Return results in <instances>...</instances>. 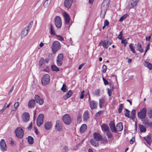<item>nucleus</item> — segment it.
Segmentation results:
<instances>
[{"label":"nucleus","mask_w":152,"mask_h":152,"mask_svg":"<svg viewBox=\"0 0 152 152\" xmlns=\"http://www.w3.org/2000/svg\"><path fill=\"white\" fill-rule=\"evenodd\" d=\"M61 45L59 42L58 41H54L52 44L51 48L52 52L55 54L61 48Z\"/></svg>","instance_id":"1"},{"label":"nucleus","mask_w":152,"mask_h":152,"mask_svg":"<svg viewBox=\"0 0 152 152\" xmlns=\"http://www.w3.org/2000/svg\"><path fill=\"white\" fill-rule=\"evenodd\" d=\"M16 136L18 139H22L24 136V131L23 129L20 127L16 128L15 131Z\"/></svg>","instance_id":"2"},{"label":"nucleus","mask_w":152,"mask_h":152,"mask_svg":"<svg viewBox=\"0 0 152 152\" xmlns=\"http://www.w3.org/2000/svg\"><path fill=\"white\" fill-rule=\"evenodd\" d=\"M50 76L48 74L44 75L41 79V83L44 86H46L49 84L50 81Z\"/></svg>","instance_id":"3"},{"label":"nucleus","mask_w":152,"mask_h":152,"mask_svg":"<svg viewBox=\"0 0 152 152\" xmlns=\"http://www.w3.org/2000/svg\"><path fill=\"white\" fill-rule=\"evenodd\" d=\"M147 113V109L145 107L143 108L137 113L138 117L142 119H145L146 117Z\"/></svg>","instance_id":"4"},{"label":"nucleus","mask_w":152,"mask_h":152,"mask_svg":"<svg viewBox=\"0 0 152 152\" xmlns=\"http://www.w3.org/2000/svg\"><path fill=\"white\" fill-rule=\"evenodd\" d=\"M62 119L64 123L67 125H69L72 122L70 116L68 114L64 115Z\"/></svg>","instance_id":"5"},{"label":"nucleus","mask_w":152,"mask_h":152,"mask_svg":"<svg viewBox=\"0 0 152 152\" xmlns=\"http://www.w3.org/2000/svg\"><path fill=\"white\" fill-rule=\"evenodd\" d=\"M55 25L56 27L59 29L62 26V22L61 18L59 16H56L54 18Z\"/></svg>","instance_id":"6"},{"label":"nucleus","mask_w":152,"mask_h":152,"mask_svg":"<svg viewBox=\"0 0 152 152\" xmlns=\"http://www.w3.org/2000/svg\"><path fill=\"white\" fill-rule=\"evenodd\" d=\"M63 129V126L61 122L59 120L56 121L55 126V129L58 132L61 131Z\"/></svg>","instance_id":"7"},{"label":"nucleus","mask_w":152,"mask_h":152,"mask_svg":"<svg viewBox=\"0 0 152 152\" xmlns=\"http://www.w3.org/2000/svg\"><path fill=\"white\" fill-rule=\"evenodd\" d=\"M63 15L64 17L65 24L68 25L70 23V18L68 14L66 12H63Z\"/></svg>","instance_id":"8"},{"label":"nucleus","mask_w":152,"mask_h":152,"mask_svg":"<svg viewBox=\"0 0 152 152\" xmlns=\"http://www.w3.org/2000/svg\"><path fill=\"white\" fill-rule=\"evenodd\" d=\"M22 121L24 122H28L30 118V115L29 113L28 112L23 113L22 115Z\"/></svg>","instance_id":"9"},{"label":"nucleus","mask_w":152,"mask_h":152,"mask_svg":"<svg viewBox=\"0 0 152 152\" xmlns=\"http://www.w3.org/2000/svg\"><path fill=\"white\" fill-rule=\"evenodd\" d=\"M109 125L112 132L114 133L117 132V131L115 127V124L114 121H111L110 122Z\"/></svg>","instance_id":"10"},{"label":"nucleus","mask_w":152,"mask_h":152,"mask_svg":"<svg viewBox=\"0 0 152 152\" xmlns=\"http://www.w3.org/2000/svg\"><path fill=\"white\" fill-rule=\"evenodd\" d=\"M98 102L92 100L89 102V106L91 110H94L97 108Z\"/></svg>","instance_id":"11"},{"label":"nucleus","mask_w":152,"mask_h":152,"mask_svg":"<svg viewBox=\"0 0 152 152\" xmlns=\"http://www.w3.org/2000/svg\"><path fill=\"white\" fill-rule=\"evenodd\" d=\"M93 137L95 140L99 141L102 139V137L101 134L99 133L95 132L93 134Z\"/></svg>","instance_id":"12"},{"label":"nucleus","mask_w":152,"mask_h":152,"mask_svg":"<svg viewBox=\"0 0 152 152\" xmlns=\"http://www.w3.org/2000/svg\"><path fill=\"white\" fill-rule=\"evenodd\" d=\"M73 0H65L64 2V6L68 9L70 8L72 4Z\"/></svg>","instance_id":"13"},{"label":"nucleus","mask_w":152,"mask_h":152,"mask_svg":"<svg viewBox=\"0 0 152 152\" xmlns=\"http://www.w3.org/2000/svg\"><path fill=\"white\" fill-rule=\"evenodd\" d=\"M102 46L105 49H107L109 47V41L108 40L106 39L104 41L102 40L99 44V45H100L101 44Z\"/></svg>","instance_id":"14"},{"label":"nucleus","mask_w":152,"mask_h":152,"mask_svg":"<svg viewBox=\"0 0 152 152\" xmlns=\"http://www.w3.org/2000/svg\"><path fill=\"white\" fill-rule=\"evenodd\" d=\"M73 93L72 92V91L69 90L67 91L65 95L63 96V99L64 100L67 99L73 95Z\"/></svg>","instance_id":"15"},{"label":"nucleus","mask_w":152,"mask_h":152,"mask_svg":"<svg viewBox=\"0 0 152 152\" xmlns=\"http://www.w3.org/2000/svg\"><path fill=\"white\" fill-rule=\"evenodd\" d=\"M35 104V100L34 99H31L29 101L28 103V107L29 108L34 107Z\"/></svg>","instance_id":"16"},{"label":"nucleus","mask_w":152,"mask_h":152,"mask_svg":"<svg viewBox=\"0 0 152 152\" xmlns=\"http://www.w3.org/2000/svg\"><path fill=\"white\" fill-rule=\"evenodd\" d=\"M52 126V124L51 122H47L45 124L44 127L47 130H50Z\"/></svg>","instance_id":"17"},{"label":"nucleus","mask_w":152,"mask_h":152,"mask_svg":"<svg viewBox=\"0 0 152 152\" xmlns=\"http://www.w3.org/2000/svg\"><path fill=\"white\" fill-rule=\"evenodd\" d=\"M116 129L118 131L121 132L122 131L123 128V123L122 122H119L116 125Z\"/></svg>","instance_id":"18"},{"label":"nucleus","mask_w":152,"mask_h":152,"mask_svg":"<svg viewBox=\"0 0 152 152\" xmlns=\"http://www.w3.org/2000/svg\"><path fill=\"white\" fill-rule=\"evenodd\" d=\"M137 45L136 50L137 51H139L141 53H142L144 52V50L142 48L141 43L138 42L137 44H135V45Z\"/></svg>","instance_id":"19"},{"label":"nucleus","mask_w":152,"mask_h":152,"mask_svg":"<svg viewBox=\"0 0 152 152\" xmlns=\"http://www.w3.org/2000/svg\"><path fill=\"white\" fill-rule=\"evenodd\" d=\"M88 115V110L86 111L84 113L83 115V119L84 122L85 121H87L88 119L89 118Z\"/></svg>","instance_id":"20"},{"label":"nucleus","mask_w":152,"mask_h":152,"mask_svg":"<svg viewBox=\"0 0 152 152\" xmlns=\"http://www.w3.org/2000/svg\"><path fill=\"white\" fill-rule=\"evenodd\" d=\"M136 110L134 109H132L131 112V115L129 118H131L134 121L135 118L136 117Z\"/></svg>","instance_id":"21"},{"label":"nucleus","mask_w":152,"mask_h":152,"mask_svg":"<svg viewBox=\"0 0 152 152\" xmlns=\"http://www.w3.org/2000/svg\"><path fill=\"white\" fill-rule=\"evenodd\" d=\"M107 0H104L103 1L102 5L101 7V13H102L103 12H107V9L106 7H105V2Z\"/></svg>","instance_id":"22"},{"label":"nucleus","mask_w":152,"mask_h":152,"mask_svg":"<svg viewBox=\"0 0 152 152\" xmlns=\"http://www.w3.org/2000/svg\"><path fill=\"white\" fill-rule=\"evenodd\" d=\"M143 64L145 66L147 67L149 69L152 70V64L149 62L145 61L144 62Z\"/></svg>","instance_id":"23"},{"label":"nucleus","mask_w":152,"mask_h":152,"mask_svg":"<svg viewBox=\"0 0 152 152\" xmlns=\"http://www.w3.org/2000/svg\"><path fill=\"white\" fill-rule=\"evenodd\" d=\"M101 128L102 130L105 132L108 131L110 130L107 125L105 124H103L101 125Z\"/></svg>","instance_id":"24"},{"label":"nucleus","mask_w":152,"mask_h":152,"mask_svg":"<svg viewBox=\"0 0 152 152\" xmlns=\"http://www.w3.org/2000/svg\"><path fill=\"white\" fill-rule=\"evenodd\" d=\"M143 139L146 141L147 144L149 145H150L151 143V141H150L151 140V137L150 135H148L146 137H143Z\"/></svg>","instance_id":"25"},{"label":"nucleus","mask_w":152,"mask_h":152,"mask_svg":"<svg viewBox=\"0 0 152 152\" xmlns=\"http://www.w3.org/2000/svg\"><path fill=\"white\" fill-rule=\"evenodd\" d=\"M105 97H102L101 98H100L99 100V107L100 108H101L103 106V104L104 103Z\"/></svg>","instance_id":"26"},{"label":"nucleus","mask_w":152,"mask_h":152,"mask_svg":"<svg viewBox=\"0 0 152 152\" xmlns=\"http://www.w3.org/2000/svg\"><path fill=\"white\" fill-rule=\"evenodd\" d=\"M87 125L86 124H83L80 127V133H83L87 129Z\"/></svg>","instance_id":"27"},{"label":"nucleus","mask_w":152,"mask_h":152,"mask_svg":"<svg viewBox=\"0 0 152 152\" xmlns=\"http://www.w3.org/2000/svg\"><path fill=\"white\" fill-rule=\"evenodd\" d=\"M29 30L27 28H23L21 32V35L23 37L26 36L28 33Z\"/></svg>","instance_id":"28"},{"label":"nucleus","mask_w":152,"mask_h":152,"mask_svg":"<svg viewBox=\"0 0 152 152\" xmlns=\"http://www.w3.org/2000/svg\"><path fill=\"white\" fill-rule=\"evenodd\" d=\"M27 138V142L29 144L32 145L33 144L34 139L32 137L29 136Z\"/></svg>","instance_id":"29"},{"label":"nucleus","mask_w":152,"mask_h":152,"mask_svg":"<svg viewBox=\"0 0 152 152\" xmlns=\"http://www.w3.org/2000/svg\"><path fill=\"white\" fill-rule=\"evenodd\" d=\"M139 126L140 131L141 132L143 133L146 132V129L144 125L139 124Z\"/></svg>","instance_id":"30"},{"label":"nucleus","mask_w":152,"mask_h":152,"mask_svg":"<svg viewBox=\"0 0 152 152\" xmlns=\"http://www.w3.org/2000/svg\"><path fill=\"white\" fill-rule=\"evenodd\" d=\"M124 114L125 117L128 118H130V111L127 109H125L124 110Z\"/></svg>","instance_id":"31"},{"label":"nucleus","mask_w":152,"mask_h":152,"mask_svg":"<svg viewBox=\"0 0 152 152\" xmlns=\"http://www.w3.org/2000/svg\"><path fill=\"white\" fill-rule=\"evenodd\" d=\"M51 68L53 71L58 72L59 71V68L55 65H52L51 66Z\"/></svg>","instance_id":"32"},{"label":"nucleus","mask_w":152,"mask_h":152,"mask_svg":"<svg viewBox=\"0 0 152 152\" xmlns=\"http://www.w3.org/2000/svg\"><path fill=\"white\" fill-rule=\"evenodd\" d=\"M61 90L63 92H66L68 91V87L66 84L64 83L63 84Z\"/></svg>","instance_id":"33"},{"label":"nucleus","mask_w":152,"mask_h":152,"mask_svg":"<svg viewBox=\"0 0 152 152\" xmlns=\"http://www.w3.org/2000/svg\"><path fill=\"white\" fill-rule=\"evenodd\" d=\"M129 47L130 50L133 53H135L136 52L134 48V44L133 43H130L129 45Z\"/></svg>","instance_id":"34"},{"label":"nucleus","mask_w":152,"mask_h":152,"mask_svg":"<svg viewBox=\"0 0 152 152\" xmlns=\"http://www.w3.org/2000/svg\"><path fill=\"white\" fill-rule=\"evenodd\" d=\"M45 65L44 58L41 57L39 62V66L40 67H42L43 65Z\"/></svg>","instance_id":"35"},{"label":"nucleus","mask_w":152,"mask_h":152,"mask_svg":"<svg viewBox=\"0 0 152 152\" xmlns=\"http://www.w3.org/2000/svg\"><path fill=\"white\" fill-rule=\"evenodd\" d=\"M128 16L129 14L127 13H126L120 17L119 21L120 22H122L124 19L126 18Z\"/></svg>","instance_id":"36"},{"label":"nucleus","mask_w":152,"mask_h":152,"mask_svg":"<svg viewBox=\"0 0 152 152\" xmlns=\"http://www.w3.org/2000/svg\"><path fill=\"white\" fill-rule=\"evenodd\" d=\"M50 34L51 35H56V34L55 33V31L54 30V28L52 24L50 25Z\"/></svg>","instance_id":"37"},{"label":"nucleus","mask_w":152,"mask_h":152,"mask_svg":"<svg viewBox=\"0 0 152 152\" xmlns=\"http://www.w3.org/2000/svg\"><path fill=\"white\" fill-rule=\"evenodd\" d=\"M36 122L37 126L40 127V126L43 124V120H39V119H37Z\"/></svg>","instance_id":"38"},{"label":"nucleus","mask_w":152,"mask_h":152,"mask_svg":"<svg viewBox=\"0 0 152 152\" xmlns=\"http://www.w3.org/2000/svg\"><path fill=\"white\" fill-rule=\"evenodd\" d=\"M124 105L123 104H120L119 105V107L118 109V112L119 113H121L124 108Z\"/></svg>","instance_id":"39"},{"label":"nucleus","mask_w":152,"mask_h":152,"mask_svg":"<svg viewBox=\"0 0 152 152\" xmlns=\"http://www.w3.org/2000/svg\"><path fill=\"white\" fill-rule=\"evenodd\" d=\"M64 56V55L62 53H59L58 56L57 57L56 59H58L60 60H63Z\"/></svg>","instance_id":"40"},{"label":"nucleus","mask_w":152,"mask_h":152,"mask_svg":"<svg viewBox=\"0 0 152 152\" xmlns=\"http://www.w3.org/2000/svg\"><path fill=\"white\" fill-rule=\"evenodd\" d=\"M1 150L3 152L6 151L7 150V146L0 145Z\"/></svg>","instance_id":"41"},{"label":"nucleus","mask_w":152,"mask_h":152,"mask_svg":"<svg viewBox=\"0 0 152 152\" xmlns=\"http://www.w3.org/2000/svg\"><path fill=\"white\" fill-rule=\"evenodd\" d=\"M134 7V6L131 3H129L128 5L127 6H126V10H129L130 9Z\"/></svg>","instance_id":"42"},{"label":"nucleus","mask_w":152,"mask_h":152,"mask_svg":"<svg viewBox=\"0 0 152 152\" xmlns=\"http://www.w3.org/2000/svg\"><path fill=\"white\" fill-rule=\"evenodd\" d=\"M100 92V90L99 89H96L95 90V92L94 93V95L96 96H100L99 93Z\"/></svg>","instance_id":"43"},{"label":"nucleus","mask_w":152,"mask_h":152,"mask_svg":"<svg viewBox=\"0 0 152 152\" xmlns=\"http://www.w3.org/2000/svg\"><path fill=\"white\" fill-rule=\"evenodd\" d=\"M56 64L58 66H61L63 64L62 60L56 59Z\"/></svg>","instance_id":"44"},{"label":"nucleus","mask_w":152,"mask_h":152,"mask_svg":"<svg viewBox=\"0 0 152 152\" xmlns=\"http://www.w3.org/2000/svg\"><path fill=\"white\" fill-rule=\"evenodd\" d=\"M107 69V66L105 65H103L102 67V73H105L106 72Z\"/></svg>","instance_id":"45"},{"label":"nucleus","mask_w":152,"mask_h":152,"mask_svg":"<svg viewBox=\"0 0 152 152\" xmlns=\"http://www.w3.org/2000/svg\"><path fill=\"white\" fill-rule=\"evenodd\" d=\"M104 110H101L99 111V112H97L95 114V116L96 117H98L101 114L104 112Z\"/></svg>","instance_id":"46"},{"label":"nucleus","mask_w":152,"mask_h":152,"mask_svg":"<svg viewBox=\"0 0 152 152\" xmlns=\"http://www.w3.org/2000/svg\"><path fill=\"white\" fill-rule=\"evenodd\" d=\"M107 136L108 138V139L111 138L113 137V135L111 133L110 130H109V131H107Z\"/></svg>","instance_id":"47"},{"label":"nucleus","mask_w":152,"mask_h":152,"mask_svg":"<svg viewBox=\"0 0 152 152\" xmlns=\"http://www.w3.org/2000/svg\"><path fill=\"white\" fill-rule=\"evenodd\" d=\"M44 102V99H41V98H40V99H38L37 102H36L38 103L39 105H42L43 104Z\"/></svg>","instance_id":"48"},{"label":"nucleus","mask_w":152,"mask_h":152,"mask_svg":"<svg viewBox=\"0 0 152 152\" xmlns=\"http://www.w3.org/2000/svg\"><path fill=\"white\" fill-rule=\"evenodd\" d=\"M44 102V99H41V98H40V99H38L37 102H36L38 103L39 105H42L43 104Z\"/></svg>","instance_id":"49"},{"label":"nucleus","mask_w":152,"mask_h":152,"mask_svg":"<svg viewBox=\"0 0 152 152\" xmlns=\"http://www.w3.org/2000/svg\"><path fill=\"white\" fill-rule=\"evenodd\" d=\"M44 115L43 114H39L37 118L39 120H44Z\"/></svg>","instance_id":"50"},{"label":"nucleus","mask_w":152,"mask_h":152,"mask_svg":"<svg viewBox=\"0 0 152 152\" xmlns=\"http://www.w3.org/2000/svg\"><path fill=\"white\" fill-rule=\"evenodd\" d=\"M51 2V0H46L44 2L43 6L44 7H45L46 6H47L48 4H50Z\"/></svg>","instance_id":"51"},{"label":"nucleus","mask_w":152,"mask_h":152,"mask_svg":"<svg viewBox=\"0 0 152 152\" xmlns=\"http://www.w3.org/2000/svg\"><path fill=\"white\" fill-rule=\"evenodd\" d=\"M90 142L92 146H95V145L96 142L92 138L90 140Z\"/></svg>","instance_id":"52"},{"label":"nucleus","mask_w":152,"mask_h":152,"mask_svg":"<svg viewBox=\"0 0 152 152\" xmlns=\"http://www.w3.org/2000/svg\"><path fill=\"white\" fill-rule=\"evenodd\" d=\"M4 145L7 146L5 140L4 139H2L1 140L0 142V145Z\"/></svg>","instance_id":"53"},{"label":"nucleus","mask_w":152,"mask_h":152,"mask_svg":"<svg viewBox=\"0 0 152 152\" xmlns=\"http://www.w3.org/2000/svg\"><path fill=\"white\" fill-rule=\"evenodd\" d=\"M138 1V0H132L131 3L134 7L137 5Z\"/></svg>","instance_id":"54"},{"label":"nucleus","mask_w":152,"mask_h":152,"mask_svg":"<svg viewBox=\"0 0 152 152\" xmlns=\"http://www.w3.org/2000/svg\"><path fill=\"white\" fill-rule=\"evenodd\" d=\"M123 31H121L118 37V38L119 39L121 40L123 39Z\"/></svg>","instance_id":"55"},{"label":"nucleus","mask_w":152,"mask_h":152,"mask_svg":"<svg viewBox=\"0 0 152 152\" xmlns=\"http://www.w3.org/2000/svg\"><path fill=\"white\" fill-rule=\"evenodd\" d=\"M148 117L150 118H152V109L148 111Z\"/></svg>","instance_id":"56"},{"label":"nucleus","mask_w":152,"mask_h":152,"mask_svg":"<svg viewBox=\"0 0 152 152\" xmlns=\"http://www.w3.org/2000/svg\"><path fill=\"white\" fill-rule=\"evenodd\" d=\"M84 92H85V91L84 90H83V91H82L81 92V93L80 94V99H83V98L84 97Z\"/></svg>","instance_id":"57"},{"label":"nucleus","mask_w":152,"mask_h":152,"mask_svg":"<svg viewBox=\"0 0 152 152\" xmlns=\"http://www.w3.org/2000/svg\"><path fill=\"white\" fill-rule=\"evenodd\" d=\"M110 0H107L106 2H105V7L107 10L109 7L110 4Z\"/></svg>","instance_id":"58"},{"label":"nucleus","mask_w":152,"mask_h":152,"mask_svg":"<svg viewBox=\"0 0 152 152\" xmlns=\"http://www.w3.org/2000/svg\"><path fill=\"white\" fill-rule=\"evenodd\" d=\"M102 78L104 85H107L109 84V83L108 81L106 79L103 77H102Z\"/></svg>","instance_id":"59"},{"label":"nucleus","mask_w":152,"mask_h":152,"mask_svg":"<svg viewBox=\"0 0 152 152\" xmlns=\"http://www.w3.org/2000/svg\"><path fill=\"white\" fill-rule=\"evenodd\" d=\"M107 93L109 96H111L112 94V89H110L109 88H107Z\"/></svg>","instance_id":"60"},{"label":"nucleus","mask_w":152,"mask_h":152,"mask_svg":"<svg viewBox=\"0 0 152 152\" xmlns=\"http://www.w3.org/2000/svg\"><path fill=\"white\" fill-rule=\"evenodd\" d=\"M150 43H149L147 45V46L146 47L145 50V54H146L148 50L150 48Z\"/></svg>","instance_id":"61"},{"label":"nucleus","mask_w":152,"mask_h":152,"mask_svg":"<svg viewBox=\"0 0 152 152\" xmlns=\"http://www.w3.org/2000/svg\"><path fill=\"white\" fill-rule=\"evenodd\" d=\"M57 37H58L59 38L58 39L60 41H62L64 40V38L61 36L58 35L56 34V35Z\"/></svg>","instance_id":"62"},{"label":"nucleus","mask_w":152,"mask_h":152,"mask_svg":"<svg viewBox=\"0 0 152 152\" xmlns=\"http://www.w3.org/2000/svg\"><path fill=\"white\" fill-rule=\"evenodd\" d=\"M40 97L38 95H35L34 97V100H35V101H36V102H37L38 100L39 99H40Z\"/></svg>","instance_id":"63"},{"label":"nucleus","mask_w":152,"mask_h":152,"mask_svg":"<svg viewBox=\"0 0 152 152\" xmlns=\"http://www.w3.org/2000/svg\"><path fill=\"white\" fill-rule=\"evenodd\" d=\"M145 125H147L150 128H152V122H146L145 124Z\"/></svg>","instance_id":"64"}]
</instances>
